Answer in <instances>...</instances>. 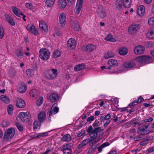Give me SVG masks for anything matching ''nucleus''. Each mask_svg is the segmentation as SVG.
Segmentation results:
<instances>
[{
  "label": "nucleus",
  "mask_w": 154,
  "mask_h": 154,
  "mask_svg": "<svg viewBox=\"0 0 154 154\" xmlns=\"http://www.w3.org/2000/svg\"><path fill=\"white\" fill-rule=\"evenodd\" d=\"M137 60L139 63L144 64L151 63L152 61V57L147 56L139 57L137 58Z\"/></svg>",
  "instance_id": "nucleus-1"
},
{
  "label": "nucleus",
  "mask_w": 154,
  "mask_h": 154,
  "mask_svg": "<svg viewBox=\"0 0 154 154\" xmlns=\"http://www.w3.org/2000/svg\"><path fill=\"white\" fill-rule=\"evenodd\" d=\"M15 134V130L13 128H9L5 132L4 138L5 140L8 141L11 139Z\"/></svg>",
  "instance_id": "nucleus-2"
},
{
  "label": "nucleus",
  "mask_w": 154,
  "mask_h": 154,
  "mask_svg": "<svg viewBox=\"0 0 154 154\" xmlns=\"http://www.w3.org/2000/svg\"><path fill=\"white\" fill-rule=\"evenodd\" d=\"M30 116V114L29 112H22L19 113L17 119L20 118L23 122H28L29 121Z\"/></svg>",
  "instance_id": "nucleus-3"
},
{
  "label": "nucleus",
  "mask_w": 154,
  "mask_h": 154,
  "mask_svg": "<svg viewBox=\"0 0 154 154\" xmlns=\"http://www.w3.org/2000/svg\"><path fill=\"white\" fill-rule=\"evenodd\" d=\"M40 57L43 60L48 59V50L46 48H41L38 53Z\"/></svg>",
  "instance_id": "nucleus-4"
},
{
  "label": "nucleus",
  "mask_w": 154,
  "mask_h": 154,
  "mask_svg": "<svg viewBox=\"0 0 154 154\" xmlns=\"http://www.w3.org/2000/svg\"><path fill=\"white\" fill-rule=\"evenodd\" d=\"M140 27V25L139 24H133L129 26L128 32L130 34H134L138 31Z\"/></svg>",
  "instance_id": "nucleus-5"
},
{
  "label": "nucleus",
  "mask_w": 154,
  "mask_h": 154,
  "mask_svg": "<svg viewBox=\"0 0 154 154\" xmlns=\"http://www.w3.org/2000/svg\"><path fill=\"white\" fill-rule=\"evenodd\" d=\"M59 20L60 26L62 28L63 27L66 23V18L65 14L63 12L59 16Z\"/></svg>",
  "instance_id": "nucleus-6"
},
{
  "label": "nucleus",
  "mask_w": 154,
  "mask_h": 154,
  "mask_svg": "<svg viewBox=\"0 0 154 154\" xmlns=\"http://www.w3.org/2000/svg\"><path fill=\"white\" fill-rule=\"evenodd\" d=\"M145 48L143 46L137 45L134 49V53L137 54H140L143 53L145 51Z\"/></svg>",
  "instance_id": "nucleus-7"
},
{
  "label": "nucleus",
  "mask_w": 154,
  "mask_h": 154,
  "mask_svg": "<svg viewBox=\"0 0 154 154\" xmlns=\"http://www.w3.org/2000/svg\"><path fill=\"white\" fill-rule=\"evenodd\" d=\"M98 14L101 18H104L106 16V14L105 10L101 6H99L97 10Z\"/></svg>",
  "instance_id": "nucleus-8"
},
{
  "label": "nucleus",
  "mask_w": 154,
  "mask_h": 154,
  "mask_svg": "<svg viewBox=\"0 0 154 154\" xmlns=\"http://www.w3.org/2000/svg\"><path fill=\"white\" fill-rule=\"evenodd\" d=\"M16 102V106L18 108H23L26 106L25 101L20 98L17 99Z\"/></svg>",
  "instance_id": "nucleus-9"
},
{
  "label": "nucleus",
  "mask_w": 154,
  "mask_h": 154,
  "mask_svg": "<svg viewBox=\"0 0 154 154\" xmlns=\"http://www.w3.org/2000/svg\"><path fill=\"white\" fill-rule=\"evenodd\" d=\"M145 127L144 126H143V127H139L138 128V133L140 135H146L150 132V131L147 130L146 129L147 128H145Z\"/></svg>",
  "instance_id": "nucleus-10"
},
{
  "label": "nucleus",
  "mask_w": 154,
  "mask_h": 154,
  "mask_svg": "<svg viewBox=\"0 0 154 154\" xmlns=\"http://www.w3.org/2000/svg\"><path fill=\"white\" fill-rule=\"evenodd\" d=\"M27 29L29 32H31L34 35H37L38 34V32L33 25H28L26 26Z\"/></svg>",
  "instance_id": "nucleus-11"
},
{
  "label": "nucleus",
  "mask_w": 154,
  "mask_h": 154,
  "mask_svg": "<svg viewBox=\"0 0 154 154\" xmlns=\"http://www.w3.org/2000/svg\"><path fill=\"white\" fill-rule=\"evenodd\" d=\"M76 41L73 38L69 39L67 42V46L71 48L72 49L75 48L76 47Z\"/></svg>",
  "instance_id": "nucleus-12"
},
{
  "label": "nucleus",
  "mask_w": 154,
  "mask_h": 154,
  "mask_svg": "<svg viewBox=\"0 0 154 154\" xmlns=\"http://www.w3.org/2000/svg\"><path fill=\"white\" fill-rule=\"evenodd\" d=\"M83 0H77L75 8L76 13L77 14H79L82 6V5Z\"/></svg>",
  "instance_id": "nucleus-13"
},
{
  "label": "nucleus",
  "mask_w": 154,
  "mask_h": 154,
  "mask_svg": "<svg viewBox=\"0 0 154 154\" xmlns=\"http://www.w3.org/2000/svg\"><path fill=\"white\" fill-rule=\"evenodd\" d=\"M124 0H117L116 2V8L119 10L122 9L123 6Z\"/></svg>",
  "instance_id": "nucleus-14"
},
{
  "label": "nucleus",
  "mask_w": 154,
  "mask_h": 154,
  "mask_svg": "<svg viewBox=\"0 0 154 154\" xmlns=\"http://www.w3.org/2000/svg\"><path fill=\"white\" fill-rule=\"evenodd\" d=\"M59 96L56 94H51L49 97V99L52 102H57L59 100Z\"/></svg>",
  "instance_id": "nucleus-15"
},
{
  "label": "nucleus",
  "mask_w": 154,
  "mask_h": 154,
  "mask_svg": "<svg viewBox=\"0 0 154 154\" xmlns=\"http://www.w3.org/2000/svg\"><path fill=\"white\" fill-rule=\"evenodd\" d=\"M39 26L40 28L45 32H46V30H48L47 24L44 21H41L39 22Z\"/></svg>",
  "instance_id": "nucleus-16"
},
{
  "label": "nucleus",
  "mask_w": 154,
  "mask_h": 154,
  "mask_svg": "<svg viewBox=\"0 0 154 154\" xmlns=\"http://www.w3.org/2000/svg\"><path fill=\"white\" fill-rule=\"evenodd\" d=\"M5 17L8 22L11 25L14 26L15 23L14 20L8 14H5Z\"/></svg>",
  "instance_id": "nucleus-17"
},
{
  "label": "nucleus",
  "mask_w": 154,
  "mask_h": 154,
  "mask_svg": "<svg viewBox=\"0 0 154 154\" xmlns=\"http://www.w3.org/2000/svg\"><path fill=\"white\" fill-rule=\"evenodd\" d=\"M79 22L78 21H72V26L73 29L75 31H78L80 28L79 25L78 24Z\"/></svg>",
  "instance_id": "nucleus-18"
},
{
  "label": "nucleus",
  "mask_w": 154,
  "mask_h": 154,
  "mask_svg": "<svg viewBox=\"0 0 154 154\" xmlns=\"http://www.w3.org/2000/svg\"><path fill=\"white\" fill-rule=\"evenodd\" d=\"M145 12V7L143 5L140 6L138 8L137 13L140 16H142Z\"/></svg>",
  "instance_id": "nucleus-19"
},
{
  "label": "nucleus",
  "mask_w": 154,
  "mask_h": 154,
  "mask_svg": "<svg viewBox=\"0 0 154 154\" xmlns=\"http://www.w3.org/2000/svg\"><path fill=\"white\" fill-rule=\"evenodd\" d=\"M53 72L52 74H49V79H52L56 78L57 75V70L56 69H52Z\"/></svg>",
  "instance_id": "nucleus-20"
},
{
  "label": "nucleus",
  "mask_w": 154,
  "mask_h": 154,
  "mask_svg": "<svg viewBox=\"0 0 154 154\" xmlns=\"http://www.w3.org/2000/svg\"><path fill=\"white\" fill-rule=\"evenodd\" d=\"M85 65L84 63H82L76 65L74 68V70L75 71H78L85 68Z\"/></svg>",
  "instance_id": "nucleus-21"
},
{
  "label": "nucleus",
  "mask_w": 154,
  "mask_h": 154,
  "mask_svg": "<svg viewBox=\"0 0 154 154\" xmlns=\"http://www.w3.org/2000/svg\"><path fill=\"white\" fill-rule=\"evenodd\" d=\"M39 94V91L36 89H33L31 90L30 92L31 96L33 97L36 98L38 95Z\"/></svg>",
  "instance_id": "nucleus-22"
},
{
  "label": "nucleus",
  "mask_w": 154,
  "mask_h": 154,
  "mask_svg": "<svg viewBox=\"0 0 154 154\" xmlns=\"http://www.w3.org/2000/svg\"><path fill=\"white\" fill-rule=\"evenodd\" d=\"M119 54L122 55H126L128 53L127 49L125 47L120 48L119 49Z\"/></svg>",
  "instance_id": "nucleus-23"
},
{
  "label": "nucleus",
  "mask_w": 154,
  "mask_h": 154,
  "mask_svg": "<svg viewBox=\"0 0 154 154\" xmlns=\"http://www.w3.org/2000/svg\"><path fill=\"white\" fill-rule=\"evenodd\" d=\"M46 118V114L44 112H40L38 116V119L39 122H42Z\"/></svg>",
  "instance_id": "nucleus-24"
},
{
  "label": "nucleus",
  "mask_w": 154,
  "mask_h": 154,
  "mask_svg": "<svg viewBox=\"0 0 154 154\" xmlns=\"http://www.w3.org/2000/svg\"><path fill=\"white\" fill-rule=\"evenodd\" d=\"M58 4L61 8H64L66 6V2L65 0H59Z\"/></svg>",
  "instance_id": "nucleus-25"
},
{
  "label": "nucleus",
  "mask_w": 154,
  "mask_h": 154,
  "mask_svg": "<svg viewBox=\"0 0 154 154\" xmlns=\"http://www.w3.org/2000/svg\"><path fill=\"white\" fill-rule=\"evenodd\" d=\"M135 66V63L133 62H126L124 64V66L126 68H132Z\"/></svg>",
  "instance_id": "nucleus-26"
},
{
  "label": "nucleus",
  "mask_w": 154,
  "mask_h": 154,
  "mask_svg": "<svg viewBox=\"0 0 154 154\" xmlns=\"http://www.w3.org/2000/svg\"><path fill=\"white\" fill-rule=\"evenodd\" d=\"M26 86L25 84L20 85L18 88L17 90L20 93H23L26 91Z\"/></svg>",
  "instance_id": "nucleus-27"
},
{
  "label": "nucleus",
  "mask_w": 154,
  "mask_h": 154,
  "mask_svg": "<svg viewBox=\"0 0 154 154\" xmlns=\"http://www.w3.org/2000/svg\"><path fill=\"white\" fill-rule=\"evenodd\" d=\"M16 53L18 57H22L23 55L22 47H20L19 49H17L16 51Z\"/></svg>",
  "instance_id": "nucleus-28"
},
{
  "label": "nucleus",
  "mask_w": 154,
  "mask_h": 154,
  "mask_svg": "<svg viewBox=\"0 0 154 154\" xmlns=\"http://www.w3.org/2000/svg\"><path fill=\"white\" fill-rule=\"evenodd\" d=\"M108 64L110 66H115L118 65V63L116 60L113 59L109 60L108 62Z\"/></svg>",
  "instance_id": "nucleus-29"
},
{
  "label": "nucleus",
  "mask_w": 154,
  "mask_h": 154,
  "mask_svg": "<svg viewBox=\"0 0 154 154\" xmlns=\"http://www.w3.org/2000/svg\"><path fill=\"white\" fill-rule=\"evenodd\" d=\"M96 48V46L93 45H88L86 46L85 50L91 52Z\"/></svg>",
  "instance_id": "nucleus-30"
},
{
  "label": "nucleus",
  "mask_w": 154,
  "mask_h": 154,
  "mask_svg": "<svg viewBox=\"0 0 154 154\" xmlns=\"http://www.w3.org/2000/svg\"><path fill=\"white\" fill-rule=\"evenodd\" d=\"M71 139V136L69 134L64 135L61 138V140L63 141H69Z\"/></svg>",
  "instance_id": "nucleus-31"
},
{
  "label": "nucleus",
  "mask_w": 154,
  "mask_h": 154,
  "mask_svg": "<svg viewBox=\"0 0 154 154\" xmlns=\"http://www.w3.org/2000/svg\"><path fill=\"white\" fill-rule=\"evenodd\" d=\"M12 10L14 14L18 17H20V13H21L20 10L16 7H12Z\"/></svg>",
  "instance_id": "nucleus-32"
},
{
  "label": "nucleus",
  "mask_w": 154,
  "mask_h": 154,
  "mask_svg": "<svg viewBox=\"0 0 154 154\" xmlns=\"http://www.w3.org/2000/svg\"><path fill=\"white\" fill-rule=\"evenodd\" d=\"M114 56V53L112 51H109L107 52L104 55V57L106 59H108L113 57Z\"/></svg>",
  "instance_id": "nucleus-33"
},
{
  "label": "nucleus",
  "mask_w": 154,
  "mask_h": 154,
  "mask_svg": "<svg viewBox=\"0 0 154 154\" xmlns=\"http://www.w3.org/2000/svg\"><path fill=\"white\" fill-rule=\"evenodd\" d=\"M123 6L125 8H129L130 7L131 4V0H123Z\"/></svg>",
  "instance_id": "nucleus-34"
},
{
  "label": "nucleus",
  "mask_w": 154,
  "mask_h": 154,
  "mask_svg": "<svg viewBox=\"0 0 154 154\" xmlns=\"http://www.w3.org/2000/svg\"><path fill=\"white\" fill-rule=\"evenodd\" d=\"M105 39L106 41L113 42L116 41V39L113 38L112 35L111 34L108 35L105 38Z\"/></svg>",
  "instance_id": "nucleus-35"
},
{
  "label": "nucleus",
  "mask_w": 154,
  "mask_h": 154,
  "mask_svg": "<svg viewBox=\"0 0 154 154\" xmlns=\"http://www.w3.org/2000/svg\"><path fill=\"white\" fill-rule=\"evenodd\" d=\"M1 99L5 103H8L9 102V98L4 95H1L0 97Z\"/></svg>",
  "instance_id": "nucleus-36"
},
{
  "label": "nucleus",
  "mask_w": 154,
  "mask_h": 154,
  "mask_svg": "<svg viewBox=\"0 0 154 154\" xmlns=\"http://www.w3.org/2000/svg\"><path fill=\"white\" fill-rule=\"evenodd\" d=\"M48 134V133L47 132H46L45 133H40L38 135H34L33 136L32 138L33 139L35 138H38L42 137H44L45 136H47Z\"/></svg>",
  "instance_id": "nucleus-37"
},
{
  "label": "nucleus",
  "mask_w": 154,
  "mask_h": 154,
  "mask_svg": "<svg viewBox=\"0 0 154 154\" xmlns=\"http://www.w3.org/2000/svg\"><path fill=\"white\" fill-rule=\"evenodd\" d=\"M109 145V144L108 142H106L103 144H102L100 146L98 147L97 149L98 151L99 152H101L102 150V149L105 147L108 146Z\"/></svg>",
  "instance_id": "nucleus-38"
},
{
  "label": "nucleus",
  "mask_w": 154,
  "mask_h": 154,
  "mask_svg": "<svg viewBox=\"0 0 154 154\" xmlns=\"http://www.w3.org/2000/svg\"><path fill=\"white\" fill-rule=\"evenodd\" d=\"M103 131V130L101 129V128L100 127L95 128L93 129V134H95L97 135L98 132H101Z\"/></svg>",
  "instance_id": "nucleus-39"
},
{
  "label": "nucleus",
  "mask_w": 154,
  "mask_h": 154,
  "mask_svg": "<svg viewBox=\"0 0 154 154\" xmlns=\"http://www.w3.org/2000/svg\"><path fill=\"white\" fill-rule=\"evenodd\" d=\"M41 122L39 121H35L33 123L34 129H36L39 127L40 125Z\"/></svg>",
  "instance_id": "nucleus-40"
},
{
  "label": "nucleus",
  "mask_w": 154,
  "mask_h": 154,
  "mask_svg": "<svg viewBox=\"0 0 154 154\" xmlns=\"http://www.w3.org/2000/svg\"><path fill=\"white\" fill-rule=\"evenodd\" d=\"M43 99L42 97H40L38 99L36 102V104L37 105L39 106L41 105L43 103Z\"/></svg>",
  "instance_id": "nucleus-41"
},
{
  "label": "nucleus",
  "mask_w": 154,
  "mask_h": 154,
  "mask_svg": "<svg viewBox=\"0 0 154 154\" xmlns=\"http://www.w3.org/2000/svg\"><path fill=\"white\" fill-rule=\"evenodd\" d=\"M61 150L63 152V154H71L72 150L71 149H66L62 148Z\"/></svg>",
  "instance_id": "nucleus-42"
},
{
  "label": "nucleus",
  "mask_w": 154,
  "mask_h": 154,
  "mask_svg": "<svg viewBox=\"0 0 154 154\" xmlns=\"http://www.w3.org/2000/svg\"><path fill=\"white\" fill-rule=\"evenodd\" d=\"M61 54V52L59 50H57L54 53V57L57 58L60 57Z\"/></svg>",
  "instance_id": "nucleus-43"
},
{
  "label": "nucleus",
  "mask_w": 154,
  "mask_h": 154,
  "mask_svg": "<svg viewBox=\"0 0 154 154\" xmlns=\"http://www.w3.org/2000/svg\"><path fill=\"white\" fill-rule=\"evenodd\" d=\"M16 125L19 131H22L23 130V126L19 122H16Z\"/></svg>",
  "instance_id": "nucleus-44"
},
{
  "label": "nucleus",
  "mask_w": 154,
  "mask_h": 154,
  "mask_svg": "<svg viewBox=\"0 0 154 154\" xmlns=\"http://www.w3.org/2000/svg\"><path fill=\"white\" fill-rule=\"evenodd\" d=\"M13 105H10L8 107V113L11 115L13 112Z\"/></svg>",
  "instance_id": "nucleus-45"
},
{
  "label": "nucleus",
  "mask_w": 154,
  "mask_h": 154,
  "mask_svg": "<svg viewBox=\"0 0 154 154\" xmlns=\"http://www.w3.org/2000/svg\"><path fill=\"white\" fill-rule=\"evenodd\" d=\"M4 35V31L2 26H0V39H2Z\"/></svg>",
  "instance_id": "nucleus-46"
},
{
  "label": "nucleus",
  "mask_w": 154,
  "mask_h": 154,
  "mask_svg": "<svg viewBox=\"0 0 154 154\" xmlns=\"http://www.w3.org/2000/svg\"><path fill=\"white\" fill-rule=\"evenodd\" d=\"M72 146V143H68L63 146L62 148L66 149H70V148Z\"/></svg>",
  "instance_id": "nucleus-47"
},
{
  "label": "nucleus",
  "mask_w": 154,
  "mask_h": 154,
  "mask_svg": "<svg viewBox=\"0 0 154 154\" xmlns=\"http://www.w3.org/2000/svg\"><path fill=\"white\" fill-rule=\"evenodd\" d=\"M88 133L90 135L93 134V130L92 127L91 125H90L87 130Z\"/></svg>",
  "instance_id": "nucleus-48"
},
{
  "label": "nucleus",
  "mask_w": 154,
  "mask_h": 154,
  "mask_svg": "<svg viewBox=\"0 0 154 154\" xmlns=\"http://www.w3.org/2000/svg\"><path fill=\"white\" fill-rule=\"evenodd\" d=\"M25 5L26 8L29 9H31L33 8V5L31 3H26Z\"/></svg>",
  "instance_id": "nucleus-49"
},
{
  "label": "nucleus",
  "mask_w": 154,
  "mask_h": 154,
  "mask_svg": "<svg viewBox=\"0 0 154 154\" xmlns=\"http://www.w3.org/2000/svg\"><path fill=\"white\" fill-rule=\"evenodd\" d=\"M148 23L149 25H154V17H151L148 20Z\"/></svg>",
  "instance_id": "nucleus-50"
},
{
  "label": "nucleus",
  "mask_w": 154,
  "mask_h": 154,
  "mask_svg": "<svg viewBox=\"0 0 154 154\" xmlns=\"http://www.w3.org/2000/svg\"><path fill=\"white\" fill-rule=\"evenodd\" d=\"M55 0H49V8L53 6Z\"/></svg>",
  "instance_id": "nucleus-51"
},
{
  "label": "nucleus",
  "mask_w": 154,
  "mask_h": 154,
  "mask_svg": "<svg viewBox=\"0 0 154 154\" xmlns=\"http://www.w3.org/2000/svg\"><path fill=\"white\" fill-rule=\"evenodd\" d=\"M90 142V140L88 138L83 140L82 142V144H83L85 146L88 144Z\"/></svg>",
  "instance_id": "nucleus-52"
},
{
  "label": "nucleus",
  "mask_w": 154,
  "mask_h": 154,
  "mask_svg": "<svg viewBox=\"0 0 154 154\" xmlns=\"http://www.w3.org/2000/svg\"><path fill=\"white\" fill-rule=\"evenodd\" d=\"M9 124V123L8 121H3L2 122V125L3 127H7Z\"/></svg>",
  "instance_id": "nucleus-53"
},
{
  "label": "nucleus",
  "mask_w": 154,
  "mask_h": 154,
  "mask_svg": "<svg viewBox=\"0 0 154 154\" xmlns=\"http://www.w3.org/2000/svg\"><path fill=\"white\" fill-rule=\"evenodd\" d=\"M33 70L32 69H29L26 70V73L27 75L30 76L32 75V72Z\"/></svg>",
  "instance_id": "nucleus-54"
},
{
  "label": "nucleus",
  "mask_w": 154,
  "mask_h": 154,
  "mask_svg": "<svg viewBox=\"0 0 154 154\" xmlns=\"http://www.w3.org/2000/svg\"><path fill=\"white\" fill-rule=\"evenodd\" d=\"M93 134L94 135L91 137V138L89 139V140H90V142H91L93 141L97 137V135L96 134Z\"/></svg>",
  "instance_id": "nucleus-55"
},
{
  "label": "nucleus",
  "mask_w": 154,
  "mask_h": 154,
  "mask_svg": "<svg viewBox=\"0 0 154 154\" xmlns=\"http://www.w3.org/2000/svg\"><path fill=\"white\" fill-rule=\"evenodd\" d=\"M99 122V121L96 120L94 122L93 124V125L94 128H97V127L100 126V125L98 124Z\"/></svg>",
  "instance_id": "nucleus-56"
},
{
  "label": "nucleus",
  "mask_w": 154,
  "mask_h": 154,
  "mask_svg": "<svg viewBox=\"0 0 154 154\" xmlns=\"http://www.w3.org/2000/svg\"><path fill=\"white\" fill-rule=\"evenodd\" d=\"M147 46L149 48L152 47L153 45V43L152 42H147Z\"/></svg>",
  "instance_id": "nucleus-57"
},
{
  "label": "nucleus",
  "mask_w": 154,
  "mask_h": 154,
  "mask_svg": "<svg viewBox=\"0 0 154 154\" xmlns=\"http://www.w3.org/2000/svg\"><path fill=\"white\" fill-rule=\"evenodd\" d=\"M59 110V109L58 107H55L53 109V113L55 114H56L58 112Z\"/></svg>",
  "instance_id": "nucleus-58"
},
{
  "label": "nucleus",
  "mask_w": 154,
  "mask_h": 154,
  "mask_svg": "<svg viewBox=\"0 0 154 154\" xmlns=\"http://www.w3.org/2000/svg\"><path fill=\"white\" fill-rule=\"evenodd\" d=\"M153 120V119L151 117L149 119H145L144 120V122H149L152 121Z\"/></svg>",
  "instance_id": "nucleus-59"
},
{
  "label": "nucleus",
  "mask_w": 154,
  "mask_h": 154,
  "mask_svg": "<svg viewBox=\"0 0 154 154\" xmlns=\"http://www.w3.org/2000/svg\"><path fill=\"white\" fill-rule=\"evenodd\" d=\"M85 131H83L80 132V133H78L77 134V136L78 137H80L82 135H83L84 134V135H85Z\"/></svg>",
  "instance_id": "nucleus-60"
},
{
  "label": "nucleus",
  "mask_w": 154,
  "mask_h": 154,
  "mask_svg": "<svg viewBox=\"0 0 154 154\" xmlns=\"http://www.w3.org/2000/svg\"><path fill=\"white\" fill-rule=\"evenodd\" d=\"M143 100V98L141 96L139 97L138 100L136 102L137 103H140Z\"/></svg>",
  "instance_id": "nucleus-61"
},
{
  "label": "nucleus",
  "mask_w": 154,
  "mask_h": 154,
  "mask_svg": "<svg viewBox=\"0 0 154 154\" xmlns=\"http://www.w3.org/2000/svg\"><path fill=\"white\" fill-rule=\"evenodd\" d=\"M94 119V117L93 116H91L88 117L87 119V121H93Z\"/></svg>",
  "instance_id": "nucleus-62"
},
{
  "label": "nucleus",
  "mask_w": 154,
  "mask_h": 154,
  "mask_svg": "<svg viewBox=\"0 0 154 154\" xmlns=\"http://www.w3.org/2000/svg\"><path fill=\"white\" fill-rule=\"evenodd\" d=\"M110 115L109 113L108 114L104 117L105 120H109L110 119Z\"/></svg>",
  "instance_id": "nucleus-63"
},
{
  "label": "nucleus",
  "mask_w": 154,
  "mask_h": 154,
  "mask_svg": "<svg viewBox=\"0 0 154 154\" xmlns=\"http://www.w3.org/2000/svg\"><path fill=\"white\" fill-rule=\"evenodd\" d=\"M150 35L151 37L150 38H154V28L150 32Z\"/></svg>",
  "instance_id": "nucleus-64"
}]
</instances>
